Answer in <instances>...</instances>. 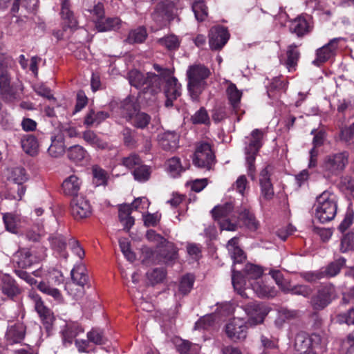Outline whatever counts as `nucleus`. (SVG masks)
Segmentation results:
<instances>
[{"label":"nucleus","mask_w":354,"mask_h":354,"mask_svg":"<svg viewBox=\"0 0 354 354\" xmlns=\"http://www.w3.org/2000/svg\"><path fill=\"white\" fill-rule=\"evenodd\" d=\"M186 75L189 96L192 100L198 101L200 95L207 86V79L211 72L203 64H194L188 67Z\"/></svg>","instance_id":"nucleus-1"},{"label":"nucleus","mask_w":354,"mask_h":354,"mask_svg":"<svg viewBox=\"0 0 354 354\" xmlns=\"http://www.w3.org/2000/svg\"><path fill=\"white\" fill-rule=\"evenodd\" d=\"M314 207L315 216L320 223H325L330 221L337 214L336 196L328 191H324L317 197Z\"/></svg>","instance_id":"nucleus-2"},{"label":"nucleus","mask_w":354,"mask_h":354,"mask_svg":"<svg viewBox=\"0 0 354 354\" xmlns=\"http://www.w3.org/2000/svg\"><path fill=\"white\" fill-rule=\"evenodd\" d=\"M128 77L131 86L151 94L159 92L162 84V78L153 73L144 75L137 70H132Z\"/></svg>","instance_id":"nucleus-3"},{"label":"nucleus","mask_w":354,"mask_h":354,"mask_svg":"<svg viewBox=\"0 0 354 354\" xmlns=\"http://www.w3.org/2000/svg\"><path fill=\"white\" fill-rule=\"evenodd\" d=\"M338 297L335 286L328 283L319 286L311 296L309 304L312 309L319 312L325 309Z\"/></svg>","instance_id":"nucleus-4"},{"label":"nucleus","mask_w":354,"mask_h":354,"mask_svg":"<svg viewBox=\"0 0 354 354\" xmlns=\"http://www.w3.org/2000/svg\"><path fill=\"white\" fill-rule=\"evenodd\" d=\"M263 133L262 131L256 129L253 130L250 137L248 145L245 147V160L248 166V174L252 180H255L256 168L254 161L259 150L262 146Z\"/></svg>","instance_id":"nucleus-5"},{"label":"nucleus","mask_w":354,"mask_h":354,"mask_svg":"<svg viewBox=\"0 0 354 354\" xmlns=\"http://www.w3.org/2000/svg\"><path fill=\"white\" fill-rule=\"evenodd\" d=\"M348 164V153L339 152L326 156L322 164L324 175L330 177L340 174Z\"/></svg>","instance_id":"nucleus-6"},{"label":"nucleus","mask_w":354,"mask_h":354,"mask_svg":"<svg viewBox=\"0 0 354 354\" xmlns=\"http://www.w3.org/2000/svg\"><path fill=\"white\" fill-rule=\"evenodd\" d=\"M216 162V157L209 143L201 142L196 144L193 163L200 168L212 169Z\"/></svg>","instance_id":"nucleus-7"},{"label":"nucleus","mask_w":354,"mask_h":354,"mask_svg":"<svg viewBox=\"0 0 354 354\" xmlns=\"http://www.w3.org/2000/svg\"><path fill=\"white\" fill-rule=\"evenodd\" d=\"M71 274L72 282L68 283L66 288L74 298L77 299L84 294V286L87 283L88 276L85 273L84 268L81 266L74 268Z\"/></svg>","instance_id":"nucleus-8"},{"label":"nucleus","mask_w":354,"mask_h":354,"mask_svg":"<svg viewBox=\"0 0 354 354\" xmlns=\"http://www.w3.org/2000/svg\"><path fill=\"white\" fill-rule=\"evenodd\" d=\"M241 308L247 315V319L245 322L250 327L262 324L268 314L266 308L257 301L249 302Z\"/></svg>","instance_id":"nucleus-9"},{"label":"nucleus","mask_w":354,"mask_h":354,"mask_svg":"<svg viewBox=\"0 0 354 354\" xmlns=\"http://www.w3.org/2000/svg\"><path fill=\"white\" fill-rule=\"evenodd\" d=\"M176 10L172 2L162 1L156 6L151 17L160 27L165 26L167 22L174 19Z\"/></svg>","instance_id":"nucleus-10"},{"label":"nucleus","mask_w":354,"mask_h":354,"mask_svg":"<svg viewBox=\"0 0 354 354\" xmlns=\"http://www.w3.org/2000/svg\"><path fill=\"white\" fill-rule=\"evenodd\" d=\"M22 88L11 82V77L7 71H2L0 74V95L8 102H12L19 98V91Z\"/></svg>","instance_id":"nucleus-11"},{"label":"nucleus","mask_w":354,"mask_h":354,"mask_svg":"<svg viewBox=\"0 0 354 354\" xmlns=\"http://www.w3.org/2000/svg\"><path fill=\"white\" fill-rule=\"evenodd\" d=\"M28 297L34 303L35 309L39 314L45 328L47 330L50 329L55 320V317L51 310L44 305L41 297L35 291H30L28 293Z\"/></svg>","instance_id":"nucleus-12"},{"label":"nucleus","mask_w":354,"mask_h":354,"mask_svg":"<svg viewBox=\"0 0 354 354\" xmlns=\"http://www.w3.org/2000/svg\"><path fill=\"white\" fill-rule=\"evenodd\" d=\"M250 327L242 318L234 317L225 326V333L233 342L243 341Z\"/></svg>","instance_id":"nucleus-13"},{"label":"nucleus","mask_w":354,"mask_h":354,"mask_svg":"<svg viewBox=\"0 0 354 354\" xmlns=\"http://www.w3.org/2000/svg\"><path fill=\"white\" fill-rule=\"evenodd\" d=\"M72 216L76 220L83 219L91 215L92 208L88 200L84 196H76L71 201Z\"/></svg>","instance_id":"nucleus-14"},{"label":"nucleus","mask_w":354,"mask_h":354,"mask_svg":"<svg viewBox=\"0 0 354 354\" xmlns=\"http://www.w3.org/2000/svg\"><path fill=\"white\" fill-rule=\"evenodd\" d=\"M272 171L273 167L268 165L261 171L259 174L261 196L266 201L271 200L274 195V187L270 180Z\"/></svg>","instance_id":"nucleus-15"},{"label":"nucleus","mask_w":354,"mask_h":354,"mask_svg":"<svg viewBox=\"0 0 354 354\" xmlns=\"http://www.w3.org/2000/svg\"><path fill=\"white\" fill-rule=\"evenodd\" d=\"M230 33L226 28L213 27L209 33V45L212 50H221L227 42Z\"/></svg>","instance_id":"nucleus-16"},{"label":"nucleus","mask_w":354,"mask_h":354,"mask_svg":"<svg viewBox=\"0 0 354 354\" xmlns=\"http://www.w3.org/2000/svg\"><path fill=\"white\" fill-rule=\"evenodd\" d=\"M340 39L341 38H334L327 44L317 49L316 53L317 57L313 61V64L319 66L334 56Z\"/></svg>","instance_id":"nucleus-17"},{"label":"nucleus","mask_w":354,"mask_h":354,"mask_svg":"<svg viewBox=\"0 0 354 354\" xmlns=\"http://www.w3.org/2000/svg\"><path fill=\"white\" fill-rule=\"evenodd\" d=\"M165 95L166 97L165 106L171 107L173 102L181 95V84L174 77H170L165 81Z\"/></svg>","instance_id":"nucleus-18"},{"label":"nucleus","mask_w":354,"mask_h":354,"mask_svg":"<svg viewBox=\"0 0 354 354\" xmlns=\"http://www.w3.org/2000/svg\"><path fill=\"white\" fill-rule=\"evenodd\" d=\"M26 332V326L23 323H15L8 327L6 339L10 344L19 343L25 337Z\"/></svg>","instance_id":"nucleus-19"},{"label":"nucleus","mask_w":354,"mask_h":354,"mask_svg":"<svg viewBox=\"0 0 354 354\" xmlns=\"http://www.w3.org/2000/svg\"><path fill=\"white\" fill-rule=\"evenodd\" d=\"M312 26L307 19L299 16L290 21L289 29L292 33H295L299 37L308 34L312 30Z\"/></svg>","instance_id":"nucleus-20"},{"label":"nucleus","mask_w":354,"mask_h":354,"mask_svg":"<svg viewBox=\"0 0 354 354\" xmlns=\"http://www.w3.org/2000/svg\"><path fill=\"white\" fill-rule=\"evenodd\" d=\"M82 181L75 175H71L66 178L62 183V187L63 193L66 196H78L77 194L82 186Z\"/></svg>","instance_id":"nucleus-21"},{"label":"nucleus","mask_w":354,"mask_h":354,"mask_svg":"<svg viewBox=\"0 0 354 354\" xmlns=\"http://www.w3.org/2000/svg\"><path fill=\"white\" fill-rule=\"evenodd\" d=\"M160 250V259H162V263L167 265H172L178 258V249L175 245L170 242H166L161 246Z\"/></svg>","instance_id":"nucleus-22"},{"label":"nucleus","mask_w":354,"mask_h":354,"mask_svg":"<svg viewBox=\"0 0 354 354\" xmlns=\"http://www.w3.org/2000/svg\"><path fill=\"white\" fill-rule=\"evenodd\" d=\"M121 114L127 121L130 120L140 111V106L132 97H127L120 104Z\"/></svg>","instance_id":"nucleus-23"},{"label":"nucleus","mask_w":354,"mask_h":354,"mask_svg":"<svg viewBox=\"0 0 354 354\" xmlns=\"http://www.w3.org/2000/svg\"><path fill=\"white\" fill-rule=\"evenodd\" d=\"M82 138L86 143L98 149L102 150L109 148V144L100 138L97 133L92 130L84 131Z\"/></svg>","instance_id":"nucleus-24"},{"label":"nucleus","mask_w":354,"mask_h":354,"mask_svg":"<svg viewBox=\"0 0 354 354\" xmlns=\"http://www.w3.org/2000/svg\"><path fill=\"white\" fill-rule=\"evenodd\" d=\"M61 15L66 26L70 28H76L77 21L74 17L73 12L70 10L68 0H62Z\"/></svg>","instance_id":"nucleus-25"},{"label":"nucleus","mask_w":354,"mask_h":354,"mask_svg":"<svg viewBox=\"0 0 354 354\" xmlns=\"http://www.w3.org/2000/svg\"><path fill=\"white\" fill-rule=\"evenodd\" d=\"M178 136L174 131H166L160 136L159 144L166 151L176 149L178 145Z\"/></svg>","instance_id":"nucleus-26"},{"label":"nucleus","mask_w":354,"mask_h":354,"mask_svg":"<svg viewBox=\"0 0 354 354\" xmlns=\"http://www.w3.org/2000/svg\"><path fill=\"white\" fill-rule=\"evenodd\" d=\"M21 145L26 153L32 156L37 154L39 143L35 136L32 135L24 136L21 140Z\"/></svg>","instance_id":"nucleus-27"},{"label":"nucleus","mask_w":354,"mask_h":354,"mask_svg":"<svg viewBox=\"0 0 354 354\" xmlns=\"http://www.w3.org/2000/svg\"><path fill=\"white\" fill-rule=\"evenodd\" d=\"M109 116V114L106 111L95 112L93 109H90L84 117V124L88 127L97 126Z\"/></svg>","instance_id":"nucleus-28"},{"label":"nucleus","mask_w":354,"mask_h":354,"mask_svg":"<svg viewBox=\"0 0 354 354\" xmlns=\"http://www.w3.org/2000/svg\"><path fill=\"white\" fill-rule=\"evenodd\" d=\"M239 239L233 237L227 243V248L234 263H241L245 257L243 251L238 245Z\"/></svg>","instance_id":"nucleus-29"},{"label":"nucleus","mask_w":354,"mask_h":354,"mask_svg":"<svg viewBox=\"0 0 354 354\" xmlns=\"http://www.w3.org/2000/svg\"><path fill=\"white\" fill-rule=\"evenodd\" d=\"M250 286L259 297H273L276 295L274 288L266 285L263 281H254Z\"/></svg>","instance_id":"nucleus-30"},{"label":"nucleus","mask_w":354,"mask_h":354,"mask_svg":"<svg viewBox=\"0 0 354 354\" xmlns=\"http://www.w3.org/2000/svg\"><path fill=\"white\" fill-rule=\"evenodd\" d=\"M122 21L118 17L107 18L96 21V28L99 32L116 30L120 28Z\"/></svg>","instance_id":"nucleus-31"},{"label":"nucleus","mask_w":354,"mask_h":354,"mask_svg":"<svg viewBox=\"0 0 354 354\" xmlns=\"http://www.w3.org/2000/svg\"><path fill=\"white\" fill-rule=\"evenodd\" d=\"M65 147L63 137L58 136L52 138L51 145L48 149V153L51 157L59 158L64 153Z\"/></svg>","instance_id":"nucleus-32"},{"label":"nucleus","mask_w":354,"mask_h":354,"mask_svg":"<svg viewBox=\"0 0 354 354\" xmlns=\"http://www.w3.org/2000/svg\"><path fill=\"white\" fill-rule=\"evenodd\" d=\"M345 263L346 259L343 257L330 263L326 268L322 269L324 277L330 278L336 276L345 266Z\"/></svg>","instance_id":"nucleus-33"},{"label":"nucleus","mask_w":354,"mask_h":354,"mask_svg":"<svg viewBox=\"0 0 354 354\" xmlns=\"http://www.w3.org/2000/svg\"><path fill=\"white\" fill-rule=\"evenodd\" d=\"M226 83L228 84L226 88V94L228 100L233 109H236L239 106L241 101L242 92L237 88L234 83L230 81H227Z\"/></svg>","instance_id":"nucleus-34"},{"label":"nucleus","mask_w":354,"mask_h":354,"mask_svg":"<svg viewBox=\"0 0 354 354\" xmlns=\"http://www.w3.org/2000/svg\"><path fill=\"white\" fill-rule=\"evenodd\" d=\"M232 283L234 288L243 297H248V293L245 290L248 288H244L246 284L245 280L243 279L241 272L239 271L232 270Z\"/></svg>","instance_id":"nucleus-35"},{"label":"nucleus","mask_w":354,"mask_h":354,"mask_svg":"<svg viewBox=\"0 0 354 354\" xmlns=\"http://www.w3.org/2000/svg\"><path fill=\"white\" fill-rule=\"evenodd\" d=\"M37 287L44 294L52 297L55 301L58 302L63 301V297L61 292L56 288L52 287L49 283L45 281H40Z\"/></svg>","instance_id":"nucleus-36"},{"label":"nucleus","mask_w":354,"mask_h":354,"mask_svg":"<svg viewBox=\"0 0 354 354\" xmlns=\"http://www.w3.org/2000/svg\"><path fill=\"white\" fill-rule=\"evenodd\" d=\"M238 218L252 231L256 230L259 227V222L256 220L254 214L247 209L239 212Z\"/></svg>","instance_id":"nucleus-37"},{"label":"nucleus","mask_w":354,"mask_h":354,"mask_svg":"<svg viewBox=\"0 0 354 354\" xmlns=\"http://www.w3.org/2000/svg\"><path fill=\"white\" fill-rule=\"evenodd\" d=\"M233 210V204L232 203H225L223 205L215 207L212 212L215 218H225L230 216L235 217Z\"/></svg>","instance_id":"nucleus-38"},{"label":"nucleus","mask_w":354,"mask_h":354,"mask_svg":"<svg viewBox=\"0 0 354 354\" xmlns=\"http://www.w3.org/2000/svg\"><path fill=\"white\" fill-rule=\"evenodd\" d=\"M294 346L296 353L307 352L312 349L309 336L305 333L297 334L295 339Z\"/></svg>","instance_id":"nucleus-39"},{"label":"nucleus","mask_w":354,"mask_h":354,"mask_svg":"<svg viewBox=\"0 0 354 354\" xmlns=\"http://www.w3.org/2000/svg\"><path fill=\"white\" fill-rule=\"evenodd\" d=\"M142 261L147 265L160 264L162 263V259H160V251H153L149 248L142 249Z\"/></svg>","instance_id":"nucleus-40"},{"label":"nucleus","mask_w":354,"mask_h":354,"mask_svg":"<svg viewBox=\"0 0 354 354\" xmlns=\"http://www.w3.org/2000/svg\"><path fill=\"white\" fill-rule=\"evenodd\" d=\"M297 48V46L295 44H292L288 47L286 65L289 71L295 69L297 64L300 53Z\"/></svg>","instance_id":"nucleus-41"},{"label":"nucleus","mask_w":354,"mask_h":354,"mask_svg":"<svg viewBox=\"0 0 354 354\" xmlns=\"http://www.w3.org/2000/svg\"><path fill=\"white\" fill-rule=\"evenodd\" d=\"M87 155V151L80 145H74L68 149V158L75 162L83 160Z\"/></svg>","instance_id":"nucleus-42"},{"label":"nucleus","mask_w":354,"mask_h":354,"mask_svg":"<svg viewBox=\"0 0 354 354\" xmlns=\"http://www.w3.org/2000/svg\"><path fill=\"white\" fill-rule=\"evenodd\" d=\"M17 263L21 268L30 267L34 262V257L28 249L21 250L17 254Z\"/></svg>","instance_id":"nucleus-43"},{"label":"nucleus","mask_w":354,"mask_h":354,"mask_svg":"<svg viewBox=\"0 0 354 354\" xmlns=\"http://www.w3.org/2000/svg\"><path fill=\"white\" fill-rule=\"evenodd\" d=\"M147 280L151 286L162 282L166 277V271L163 268H156L149 270L146 274Z\"/></svg>","instance_id":"nucleus-44"},{"label":"nucleus","mask_w":354,"mask_h":354,"mask_svg":"<svg viewBox=\"0 0 354 354\" xmlns=\"http://www.w3.org/2000/svg\"><path fill=\"white\" fill-rule=\"evenodd\" d=\"M151 121V116L145 112L139 111L129 122L136 128L145 129Z\"/></svg>","instance_id":"nucleus-45"},{"label":"nucleus","mask_w":354,"mask_h":354,"mask_svg":"<svg viewBox=\"0 0 354 354\" xmlns=\"http://www.w3.org/2000/svg\"><path fill=\"white\" fill-rule=\"evenodd\" d=\"M147 37L146 29L144 27H139L129 32L127 41L129 44L142 43Z\"/></svg>","instance_id":"nucleus-46"},{"label":"nucleus","mask_w":354,"mask_h":354,"mask_svg":"<svg viewBox=\"0 0 354 354\" xmlns=\"http://www.w3.org/2000/svg\"><path fill=\"white\" fill-rule=\"evenodd\" d=\"M263 272L261 267L252 263H247L243 269L244 276L248 279H257L261 277Z\"/></svg>","instance_id":"nucleus-47"},{"label":"nucleus","mask_w":354,"mask_h":354,"mask_svg":"<svg viewBox=\"0 0 354 354\" xmlns=\"http://www.w3.org/2000/svg\"><path fill=\"white\" fill-rule=\"evenodd\" d=\"M194 281L195 278L191 274L183 276L178 286V291L183 295L188 294L193 288Z\"/></svg>","instance_id":"nucleus-48"},{"label":"nucleus","mask_w":354,"mask_h":354,"mask_svg":"<svg viewBox=\"0 0 354 354\" xmlns=\"http://www.w3.org/2000/svg\"><path fill=\"white\" fill-rule=\"evenodd\" d=\"M83 332V328L77 323H73L66 326V330L63 333V337L64 341L71 343L73 338L80 333Z\"/></svg>","instance_id":"nucleus-49"},{"label":"nucleus","mask_w":354,"mask_h":354,"mask_svg":"<svg viewBox=\"0 0 354 354\" xmlns=\"http://www.w3.org/2000/svg\"><path fill=\"white\" fill-rule=\"evenodd\" d=\"M134 178L139 182H145L148 180L151 175L150 167L141 164L136 167L133 171Z\"/></svg>","instance_id":"nucleus-50"},{"label":"nucleus","mask_w":354,"mask_h":354,"mask_svg":"<svg viewBox=\"0 0 354 354\" xmlns=\"http://www.w3.org/2000/svg\"><path fill=\"white\" fill-rule=\"evenodd\" d=\"M2 292L9 297H13L19 293V289L15 283V281L11 279H6L3 281Z\"/></svg>","instance_id":"nucleus-51"},{"label":"nucleus","mask_w":354,"mask_h":354,"mask_svg":"<svg viewBox=\"0 0 354 354\" xmlns=\"http://www.w3.org/2000/svg\"><path fill=\"white\" fill-rule=\"evenodd\" d=\"M312 288L306 285H296L291 286L289 283L288 286V290L286 293L290 292L292 295H301L304 297H308L312 293Z\"/></svg>","instance_id":"nucleus-52"},{"label":"nucleus","mask_w":354,"mask_h":354,"mask_svg":"<svg viewBox=\"0 0 354 354\" xmlns=\"http://www.w3.org/2000/svg\"><path fill=\"white\" fill-rule=\"evenodd\" d=\"M192 10L198 21H203L207 17V8L203 1H195L192 4Z\"/></svg>","instance_id":"nucleus-53"},{"label":"nucleus","mask_w":354,"mask_h":354,"mask_svg":"<svg viewBox=\"0 0 354 354\" xmlns=\"http://www.w3.org/2000/svg\"><path fill=\"white\" fill-rule=\"evenodd\" d=\"M119 245L122 252L128 261L133 262L136 260V254L131 250L130 242L126 238H122L119 240Z\"/></svg>","instance_id":"nucleus-54"},{"label":"nucleus","mask_w":354,"mask_h":354,"mask_svg":"<svg viewBox=\"0 0 354 354\" xmlns=\"http://www.w3.org/2000/svg\"><path fill=\"white\" fill-rule=\"evenodd\" d=\"M158 43L170 50L177 49L180 45L179 39L174 35L160 39Z\"/></svg>","instance_id":"nucleus-55"},{"label":"nucleus","mask_w":354,"mask_h":354,"mask_svg":"<svg viewBox=\"0 0 354 354\" xmlns=\"http://www.w3.org/2000/svg\"><path fill=\"white\" fill-rule=\"evenodd\" d=\"M9 178L17 185H22L28 179L26 171L22 167L13 168Z\"/></svg>","instance_id":"nucleus-56"},{"label":"nucleus","mask_w":354,"mask_h":354,"mask_svg":"<svg viewBox=\"0 0 354 354\" xmlns=\"http://www.w3.org/2000/svg\"><path fill=\"white\" fill-rule=\"evenodd\" d=\"M178 350L180 354H199L200 347L189 341H183L178 346Z\"/></svg>","instance_id":"nucleus-57"},{"label":"nucleus","mask_w":354,"mask_h":354,"mask_svg":"<svg viewBox=\"0 0 354 354\" xmlns=\"http://www.w3.org/2000/svg\"><path fill=\"white\" fill-rule=\"evenodd\" d=\"M194 124H209V117L207 110L204 107H201L191 118Z\"/></svg>","instance_id":"nucleus-58"},{"label":"nucleus","mask_w":354,"mask_h":354,"mask_svg":"<svg viewBox=\"0 0 354 354\" xmlns=\"http://www.w3.org/2000/svg\"><path fill=\"white\" fill-rule=\"evenodd\" d=\"M269 274L272 276L276 283L279 286L283 292H286L289 281L284 279L283 276L280 270H270Z\"/></svg>","instance_id":"nucleus-59"},{"label":"nucleus","mask_w":354,"mask_h":354,"mask_svg":"<svg viewBox=\"0 0 354 354\" xmlns=\"http://www.w3.org/2000/svg\"><path fill=\"white\" fill-rule=\"evenodd\" d=\"M93 183L95 184L96 186L104 185L106 184V173L104 169L98 167H93Z\"/></svg>","instance_id":"nucleus-60"},{"label":"nucleus","mask_w":354,"mask_h":354,"mask_svg":"<svg viewBox=\"0 0 354 354\" xmlns=\"http://www.w3.org/2000/svg\"><path fill=\"white\" fill-rule=\"evenodd\" d=\"M167 166L168 171L173 176H176L184 170L180 164V159L177 157L169 159L167 162Z\"/></svg>","instance_id":"nucleus-61"},{"label":"nucleus","mask_w":354,"mask_h":354,"mask_svg":"<svg viewBox=\"0 0 354 354\" xmlns=\"http://www.w3.org/2000/svg\"><path fill=\"white\" fill-rule=\"evenodd\" d=\"M340 351L344 354H354V337L352 335L342 341Z\"/></svg>","instance_id":"nucleus-62"},{"label":"nucleus","mask_w":354,"mask_h":354,"mask_svg":"<svg viewBox=\"0 0 354 354\" xmlns=\"http://www.w3.org/2000/svg\"><path fill=\"white\" fill-rule=\"evenodd\" d=\"M354 246V232H349L344 235L340 244V251L346 252L352 249Z\"/></svg>","instance_id":"nucleus-63"},{"label":"nucleus","mask_w":354,"mask_h":354,"mask_svg":"<svg viewBox=\"0 0 354 354\" xmlns=\"http://www.w3.org/2000/svg\"><path fill=\"white\" fill-rule=\"evenodd\" d=\"M341 139L348 145H354V122L341 130Z\"/></svg>","instance_id":"nucleus-64"}]
</instances>
